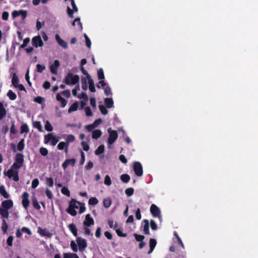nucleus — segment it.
I'll use <instances>...</instances> for the list:
<instances>
[{"label":"nucleus","mask_w":258,"mask_h":258,"mask_svg":"<svg viewBox=\"0 0 258 258\" xmlns=\"http://www.w3.org/2000/svg\"><path fill=\"white\" fill-rule=\"evenodd\" d=\"M15 160V162L12 165L11 168L8 170L6 175L9 178H12L15 181H18L19 180V169L23 165L24 155L22 153H17Z\"/></svg>","instance_id":"nucleus-1"},{"label":"nucleus","mask_w":258,"mask_h":258,"mask_svg":"<svg viewBox=\"0 0 258 258\" xmlns=\"http://www.w3.org/2000/svg\"><path fill=\"white\" fill-rule=\"evenodd\" d=\"M79 80L80 77L78 75L69 72L65 77L63 82L67 85L73 86L77 84Z\"/></svg>","instance_id":"nucleus-2"},{"label":"nucleus","mask_w":258,"mask_h":258,"mask_svg":"<svg viewBox=\"0 0 258 258\" xmlns=\"http://www.w3.org/2000/svg\"><path fill=\"white\" fill-rule=\"evenodd\" d=\"M109 133V137L108 138L107 143L108 145H112L117 140L118 138V133L115 130H111L110 128L108 130Z\"/></svg>","instance_id":"nucleus-3"},{"label":"nucleus","mask_w":258,"mask_h":258,"mask_svg":"<svg viewBox=\"0 0 258 258\" xmlns=\"http://www.w3.org/2000/svg\"><path fill=\"white\" fill-rule=\"evenodd\" d=\"M49 142H51V145L54 146L58 142V140L56 137L54 136L52 134L49 133L44 137V143L45 144H47Z\"/></svg>","instance_id":"nucleus-4"},{"label":"nucleus","mask_w":258,"mask_h":258,"mask_svg":"<svg viewBox=\"0 0 258 258\" xmlns=\"http://www.w3.org/2000/svg\"><path fill=\"white\" fill-rule=\"evenodd\" d=\"M150 212L154 217L158 218L160 220L162 219L160 209L155 204H152L150 207Z\"/></svg>","instance_id":"nucleus-5"},{"label":"nucleus","mask_w":258,"mask_h":258,"mask_svg":"<svg viewBox=\"0 0 258 258\" xmlns=\"http://www.w3.org/2000/svg\"><path fill=\"white\" fill-rule=\"evenodd\" d=\"M133 169L135 174L138 176L143 175V170L141 163L139 162H135L134 164Z\"/></svg>","instance_id":"nucleus-6"},{"label":"nucleus","mask_w":258,"mask_h":258,"mask_svg":"<svg viewBox=\"0 0 258 258\" xmlns=\"http://www.w3.org/2000/svg\"><path fill=\"white\" fill-rule=\"evenodd\" d=\"M76 241L80 251H83L87 247V243L85 239L78 237L76 238Z\"/></svg>","instance_id":"nucleus-7"},{"label":"nucleus","mask_w":258,"mask_h":258,"mask_svg":"<svg viewBox=\"0 0 258 258\" xmlns=\"http://www.w3.org/2000/svg\"><path fill=\"white\" fill-rule=\"evenodd\" d=\"M32 45L35 47H41L43 46L44 43L39 35L34 37L32 39Z\"/></svg>","instance_id":"nucleus-8"},{"label":"nucleus","mask_w":258,"mask_h":258,"mask_svg":"<svg viewBox=\"0 0 258 258\" xmlns=\"http://www.w3.org/2000/svg\"><path fill=\"white\" fill-rule=\"evenodd\" d=\"M94 219L91 217L90 214H87L85 217V219L83 221V225L86 227H89L91 225H94Z\"/></svg>","instance_id":"nucleus-9"},{"label":"nucleus","mask_w":258,"mask_h":258,"mask_svg":"<svg viewBox=\"0 0 258 258\" xmlns=\"http://www.w3.org/2000/svg\"><path fill=\"white\" fill-rule=\"evenodd\" d=\"M28 197H29V194L27 192H23V194H22V203L23 207L26 209L29 207V204H30V202H29V201L28 199Z\"/></svg>","instance_id":"nucleus-10"},{"label":"nucleus","mask_w":258,"mask_h":258,"mask_svg":"<svg viewBox=\"0 0 258 258\" xmlns=\"http://www.w3.org/2000/svg\"><path fill=\"white\" fill-rule=\"evenodd\" d=\"M76 162V160L75 158L66 159L62 164V167L64 170H65L70 165L72 167L74 166Z\"/></svg>","instance_id":"nucleus-11"},{"label":"nucleus","mask_w":258,"mask_h":258,"mask_svg":"<svg viewBox=\"0 0 258 258\" xmlns=\"http://www.w3.org/2000/svg\"><path fill=\"white\" fill-rule=\"evenodd\" d=\"M60 66L59 61L58 60H55L53 64L50 66V71L53 74H57V70Z\"/></svg>","instance_id":"nucleus-12"},{"label":"nucleus","mask_w":258,"mask_h":258,"mask_svg":"<svg viewBox=\"0 0 258 258\" xmlns=\"http://www.w3.org/2000/svg\"><path fill=\"white\" fill-rule=\"evenodd\" d=\"M2 208L9 210L13 207V202L11 200H5L2 203Z\"/></svg>","instance_id":"nucleus-13"},{"label":"nucleus","mask_w":258,"mask_h":258,"mask_svg":"<svg viewBox=\"0 0 258 258\" xmlns=\"http://www.w3.org/2000/svg\"><path fill=\"white\" fill-rule=\"evenodd\" d=\"M55 39L57 43L63 48H67L68 47V43L62 40L58 34L55 35Z\"/></svg>","instance_id":"nucleus-14"},{"label":"nucleus","mask_w":258,"mask_h":258,"mask_svg":"<svg viewBox=\"0 0 258 258\" xmlns=\"http://www.w3.org/2000/svg\"><path fill=\"white\" fill-rule=\"evenodd\" d=\"M56 99L58 101H59L61 103V105L62 107H64L66 106L67 103V100L64 98L62 97L59 93H57L56 94Z\"/></svg>","instance_id":"nucleus-15"},{"label":"nucleus","mask_w":258,"mask_h":258,"mask_svg":"<svg viewBox=\"0 0 258 258\" xmlns=\"http://www.w3.org/2000/svg\"><path fill=\"white\" fill-rule=\"evenodd\" d=\"M68 227L70 231L72 233V234L75 236L76 237L78 235V229L76 225L74 223H71L68 225Z\"/></svg>","instance_id":"nucleus-16"},{"label":"nucleus","mask_w":258,"mask_h":258,"mask_svg":"<svg viewBox=\"0 0 258 258\" xmlns=\"http://www.w3.org/2000/svg\"><path fill=\"white\" fill-rule=\"evenodd\" d=\"M7 114L6 108L4 107L3 103L0 102V120L3 119Z\"/></svg>","instance_id":"nucleus-17"},{"label":"nucleus","mask_w":258,"mask_h":258,"mask_svg":"<svg viewBox=\"0 0 258 258\" xmlns=\"http://www.w3.org/2000/svg\"><path fill=\"white\" fill-rule=\"evenodd\" d=\"M156 244H157V242H156V239H155L154 238H151L150 239V241H149L150 250L149 251V253H151L153 251L154 249L155 248V247L156 245Z\"/></svg>","instance_id":"nucleus-18"},{"label":"nucleus","mask_w":258,"mask_h":258,"mask_svg":"<svg viewBox=\"0 0 258 258\" xmlns=\"http://www.w3.org/2000/svg\"><path fill=\"white\" fill-rule=\"evenodd\" d=\"M104 103L106 107L110 108L113 106V101L112 98H106L104 99Z\"/></svg>","instance_id":"nucleus-19"},{"label":"nucleus","mask_w":258,"mask_h":258,"mask_svg":"<svg viewBox=\"0 0 258 258\" xmlns=\"http://www.w3.org/2000/svg\"><path fill=\"white\" fill-rule=\"evenodd\" d=\"M144 222L145 223L143 229L144 233L146 235H149L150 234L149 221L148 220L145 219Z\"/></svg>","instance_id":"nucleus-20"},{"label":"nucleus","mask_w":258,"mask_h":258,"mask_svg":"<svg viewBox=\"0 0 258 258\" xmlns=\"http://www.w3.org/2000/svg\"><path fill=\"white\" fill-rule=\"evenodd\" d=\"M79 205H81V203L80 202L77 201L75 199H72L70 201L69 205L73 208V209H78Z\"/></svg>","instance_id":"nucleus-21"},{"label":"nucleus","mask_w":258,"mask_h":258,"mask_svg":"<svg viewBox=\"0 0 258 258\" xmlns=\"http://www.w3.org/2000/svg\"><path fill=\"white\" fill-rule=\"evenodd\" d=\"M102 135V132L100 130H96L92 132V138L93 139H98Z\"/></svg>","instance_id":"nucleus-22"},{"label":"nucleus","mask_w":258,"mask_h":258,"mask_svg":"<svg viewBox=\"0 0 258 258\" xmlns=\"http://www.w3.org/2000/svg\"><path fill=\"white\" fill-rule=\"evenodd\" d=\"M89 84V88L91 92H96L95 87L94 84V81L92 78L88 79Z\"/></svg>","instance_id":"nucleus-23"},{"label":"nucleus","mask_w":258,"mask_h":258,"mask_svg":"<svg viewBox=\"0 0 258 258\" xmlns=\"http://www.w3.org/2000/svg\"><path fill=\"white\" fill-rule=\"evenodd\" d=\"M75 140V137L73 135H69L67 136V138L65 139L66 143H67V146H69V144L70 143L73 142Z\"/></svg>","instance_id":"nucleus-24"},{"label":"nucleus","mask_w":258,"mask_h":258,"mask_svg":"<svg viewBox=\"0 0 258 258\" xmlns=\"http://www.w3.org/2000/svg\"><path fill=\"white\" fill-rule=\"evenodd\" d=\"M0 215L4 218H8L9 215L8 210L0 208Z\"/></svg>","instance_id":"nucleus-25"},{"label":"nucleus","mask_w":258,"mask_h":258,"mask_svg":"<svg viewBox=\"0 0 258 258\" xmlns=\"http://www.w3.org/2000/svg\"><path fill=\"white\" fill-rule=\"evenodd\" d=\"M12 85L15 87H17V86L19 84V79L18 77L17 76V75L15 73L13 74V78L12 80Z\"/></svg>","instance_id":"nucleus-26"},{"label":"nucleus","mask_w":258,"mask_h":258,"mask_svg":"<svg viewBox=\"0 0 258 258\" xmlns=\"http://www.w3.org/2000/svg\"><path fill=\"white\" fill-rule=\"evenodd\" d=\"M130 179L131 178L130 175L127 174H123L120 176L121 180L125 183H128L130 180Z\"/></svg>","instance_id":"nucleus-27"},{"label":"nucleus","mask_w":258,"mask_h":258,"mask_svg":"<svg viewBox=\"0 0 258 258\" xmlns=\"http://www.w3.org/2000/svg\"><path fill=\"white\" fill-rule=\"evenodd\" d=\"M78 108V102L77 101H76L75 103H74L73 104L71 105V106L70 107V108L68 109V111L69 113H71L73 111H75L77 110Z\"/></svg>","instance_id":"nucleus-28"},{"label":"nucleus","mask_w":258,"mask_h":258,"mask_svg":"<svg viewBox=\"0 0 258 258\" xmlns=\"http://www.w3.org/2000/svg\"><path fill=\"white\" fill-rule=\"evenodd\" d=\"M0 194L6 199H8L9 197V194L7 193L3 185L0 186Z\"/></svg>","instance_id":"nucleus-29"},{"label":"nucleus","mask_w":258,"mask_h":258,"mask_svg":"<svg viewBox=\"0 0 258 258\" xmlns=\"http://www.w3.org/2000/svg\"><path fill=\"white\" fill-rule=\"evenodd\" d=\"M112 202L110 198L104 199L103 202V206L105 208H108L111 205Z\"/></svg>","instance_id":"nucleus-30"},{"label":"nucleus","mask_w":258,"mask_h":258,"mask_svg":"<svg viewBox=\"0 0 258 258\" xmlns=\"http://www.w3.org/2000/svg\"><path fill=\"white\" fill-rule=\"evenodd\" d=\"M105 147L103 145L99 146L97 149L95 151V154L96 155H99L103 153L104 151Z\"/></svg>","instance_id":"nucleus-31"},{"label":"nucleus","mask_w":258,"mask_h":258,"mask_svg":"<svg viewBox=\"0 0 258 258\" xmlns=\"http://www.w3.org/2000/svg\"><path fill=\"white\" fill-rule=\"evenodd\" d=\"M7 96L11 100H15L17 98V95L12 90H10L8 93Z\"/></svg>","instance_id":"nucleus-32"},{"label":"nucleus","mask_w":258,"mask_h":258,"mask_svg":"<svg viewBox=\"0 0 258 258\" xmlns=\"http://www.w3.org/2000/svg\"><path fill=\"white\" fill-rule=\"evenodd\" d=\"M67 212L70 214L72 216H75L77 214V212L76 211V209L71 208V207L69 205L68 208L67 210Z\"/></svg>","instance_id":"nucleus-33"},{"label":"nucleus","mask_w":258,"mask_h":258,"mask_svg":"<svg viewBox=\"0 0 258 258\" xmlns=\"http://www.w3.org/2000/svg\"><path fill=\"white\" fill-rule=\"evenodd\" d=\"M25 147L24 140L23 139L20 140L17 145V150L18 151H22Z\"/></svg>","instance_id":"nucleus-34"},{"label":"nucleus","mask_w":258,"mask_h":258,"mask_svg":"<svg viewBox=\"0 0 258 258\" xmlns=\"http://www.w3.org/2000/svg\"><path fill=\"white\" fill-rule=\"evenodd\" d=\"M8 229V225L6 222V220L3 219V222H2V229L4 233H6L7 232Z\"/></svg>","instance_id":"nucleus-35"},{"label":"nucleus","mask_w":258,"mask_h":258,"mask_svg":"<svg viewBox=\"0 0 258 258\" xmlns=\"http://www.w3.org/2000/svg\"><path fill=\"white\" fill-rule=\"evenodd\" d=\"M98 203V199L95 197H91L89 199L88 204L90 205H95Z\"/></svg>","instance_id":"nucleus-36"},{"label":"nucleus","mask_w":258,"mask_h":258,"mask_svg":"<svg viewBox=\"0 0 258 258\" xmlns=\"http://www.w3.org/2000/svg\"><path fill=\"white\" fill-rule=\"evenodd\" d=\"M46 184L49 186L52 187L54 184L53 179L51 177H46Z\"/></svg>","instance_id":"nucleus-37"},{"label":"nucleus","mask_w":258,"mask_h":258,"mask_svg":"<svg viewBox=\"0 0 258 258\" xmlns=\"http://www.w3.org/2000/svg\"><path fill=\"white\" fill-rule=\"evenodd\" d=\"M97 75L99 80H103L105 78L103 70L102 68H100L98 70Z\"/></svg>","instance_id":"nucleus-38"},{"label":"nucleus","mask_w":258,"mask_h":258,"mask_svg":"<svg viewBox=\"0 0 258 258\" xmlns=\"http://www.w3.org/2000/svg\"><path fill=\"white\" fill-rule=\"evenodd\" d=\"M29 127L27 124H23L21 126V134L24 133H28L29 132Z\"/></svg>","instance_id":"nucleus-39"},{"label":"nucleus","mask_w":258,"mask_h":258,"mask_svg":"<svg viewBox=\"0 0 258 258\" xmlns=\"http://www.w3.org/2000/svg\"><path fill=\"white\" fill-rule=\"evenodd\" d=\"M98 107L102 114L106 115L108 113V110L103 105H99Z\"/></svg>","instance_id":"nucleus-40"},{"label":"nucleus","mask_w":258,"mask_h":258,"mask_svg":"<svg viewBox=\"0 0 258 258\" xmlns=\"http://www.w3.org/2000/svg\"><path fill=\"white\" fill-rule=\"evenodd\" d=\"M134 192V189L132 187H129L125 190V194L128 197L132 196Z\"/></svg>","instance_id":"nucleus-41"},{"label":"nucleus","mask_w":258,"mask_h":258,"mask_svg":"<svg viewBox=\"0 0 258 258\" xmlns=\"http://www.w3.org/2000/svg\"><path fill=\"white\" fill-rule=\"evenodd\" d=\"M134 236L135 237L136 240L139 242H141L145 239V236L144 235H139L136 233L134 234Z\"/></svg>","instance_id":"nucleus-42"},{"label":"nucleus","mask_w":258,"mask_h":258,"mask_svg":"<svg viewBox=\"0 0 258 258\" xmlns=\"http://www.w3.org/2000/svg\"><path fill=\"white\" fill-rule=\"evenodd\" d=\"M84 37L85 39L86 45L87 47H88L89 48H90L91 46V41L90 38L88 37V36L86 34H84Z\"/></svg>","instance_id":"nucleus-43"},{"label":"nucleus","mask_w":258,"mask_h":258,"mask_svg":"<svg viewBox=\"0 0 258 258\" xmlns=\"http://www.w3.org/2000/svg\"><path fill=\"white\" fill-rule=\"evenodd\" d=\"M108 223L109 227L111 228H113V229H115L117 227L118 225H117V224L116 223V222L114 223L113 220L112 219L109 220Z\"/></svg>","instance_id":"nucleus-44"},{"label":"nucleus","mask_w":258,"mask_h":258,"mask_svg":"<svg viewBox=\"0 0 258 258\" xmlns=\"http://www.w3.org/2000/svg\"><path fill=\"white\" fill-rule=\"evenodd\" d=\"M77 22L78 24L80 26V28L81 30L83 29V26L82 24L80 22V18H76L74 21L72 22V24L73 26H75L76 25V23Z\"/></svg>","instance_id":"nucleus-45"},{"label":"nucleus","mask_w":258,"mask_h":258,"mask_svg":"<svg viewBox=\"0 0 258 258\" xmlns=\"http://www.w3.org/2000/svg\"><path fill=\"white\" fill-rule=\"evenodd\" d=\"M61 191L62 194L66 195L68 197H70V191L67 187L65 186L62 187L61 189Z\"/></svg>","instance_id":"nucleus-46"},{"label":"nucleus","mask_w":258,"mask_h":258,"mask_svg":"<svg viewBox=\"0 0 258 258\" xmlns=\"http://www.w3.org/2000/svg\"><path fill=\"white\" fill-rule=\"evenodd\" d=\"M30 40L29 37H27V38H25L23 40V44H22L20 46V48H24L25 47H26L27 45H28V44L29 43V42H30Z\"/></svg>","instance_id":"nucleus-47"},{"label":"nucleus","mask_w":258,"mask_h":258,"mask_svg":"<svg viewBox=\"0 0 258 258\" xmlns=\"http://www.w3.org/2000/svg\"><path fill=\"white\" fill-rule=\"evenodd\" d=\"M44 127L45 129L48 132H51L53 130V127L48 121L46 122Z\"/></svg>","instance_id":"nucleus-48"},{"label":"nucleus","mask_w":258,"mask_h":258,"mask_svg":"<svg viewBox=\"0 0 258 258\" xmlns=\"http://www.w3.org/2000/svg\"><path fill=\"white\" fill-rule=\"evenodd\" d=\"M40 234L43 236H47L48 237H51L52 236V234L45 229L41 230Z\"/></svg>","instance_id":"nucleus-49"},{"label":"nucleus","mask_w":258,"mask_h":258,"mask_svg":"<svg viewBox=\"0 0 258 258\" xmlns=\"http://www.w3.org/2000/svg\"><path fill=\"white\" fill-rule=\"evenodd\" d=\"M32 204H33L34 208L36 209V210H38L40 209V208H41L40 206L38 204L36 198H34V199L32 200Z\"/></svg>","instance_id":"nucleus-50"},{"label":"nucleus","mask_w":258,"mask_h":258,"mask_svg":"<svg viewBox=\"0 0 258 258\" xmlns=\"http://www.w3.org/2000/svg\"><path fill=\"white\" fill-rule=\"evenodd\" d=\"M115 231L117 235L119 237H125L127 236V234L122 233V231L119 229H117L116 228L115 229Z\"/></svg>","instance_id":"nucleus-51"},{"label":"nucleus","mask_w":258,"mask_h":258,"mask_svg":"<svg viewBox=\"0 0 258 258\" xmlns=\"http://www.w3.org/2000/svg\"><path fill=\"white\" fill-rule=\"evenodd\" d=\"M81 144L83 147V150L85 151H88L89 150L90 147H89V145L88 144V143H87L86 142H85L84 141H82L81 142Z\"/></svg>","instance_id":"nucleus-52"},{"label":"nucleus","mask_w":258,"mask_h":258,"mask_svg":"<svg viewBox=\"0 0 258 258\" xmlns=\"http://www.w3.org/2000/svg\"><path fill=\"white\" fill-rule=\"evenodd\" d=\"M75 12V11L71 9L69 7H68L67 8V13L69 16V17L72 19H73L74 18L73 13Z\"/></svg>","instance_id":"nucleus-53"},{"label":"nucleus","mask_w":258,"mask_h":258,"mask_svg":"<svg viewBox=\"0 0 258 258\" xmlns=\"http://www.w3.org/2000/svg\"><path fill=\"white\" fill-rule=\"evenodd\" d=\"M39 183V181L38 179L35 178V179H33L32 182V185H31L32 188H36L37 187V186L38 185Z\"/></svg>","instance_id":"nucleus-54"},{"label":"nucleus","mask_w":258,"mask_h":258,"mask_svg":"<svg viewBox=\"0 0 258 258\" xmlns=\"http://www.w3.org/2000/svg\"><path fill=\"white\" fill-rule=\"evenodd\" d=\"M34 127L37 128L39 131L41 132L42 131V126L40 121H35L33 123Z\"/></svg>","instance_id":"nucleus-55"},{"label":"nucleus","mask_w":258,"mask_h":258,"mask_svg":"<svg viewBox=\"0 0 258 258\" xmlns=\"http://www.w3.org/2000/svg\"><path fill=\"white\" fill-rule=\"evenodd\" d=\"M36 69L37 71L41 73L45 69V67L40 64H37L36 65Z\"/></svg>","instance_id":"nucleus-56"},{"label":"nucleus","mask_w":258,"mask_h":258,"mask_svg":"<svg viewBox=\"0 0 258 258\" xmlns=\"http://www.w3.org/2000/svg\"><path fill=\"white\" fill-rule=\"evenodd\" d=\"M104 183L105 184L108 186L110 185L111 184V180L110 177L108 175H106L105 177Z\"/></svg>","instance_id":"nucleus-57"},{"label":"nucleus","mask_w":258,"mask_h":258,"mask_svg":"<svg viewBox=\"0 0 258 258\" xmlns=\"http://www.w3.org/2000/svg\"><path fill=\"white\" fill-rule=\"evenodd\" d=\"M70 246H71L72 250L74 252H77L78 251V248L77 247V244H76V243L74 241H72L71 242Z\"/></svg>","instance_id":"nucleus-58"},{"label":"nucleus","mask_w":258,"mask_h":258,"mask_svg":"<svg viewBox=\"0 0 258 258\" xmlns=\"http://www.w3.org/2000/svg\"><path fill=\"white\" fill-rule=\"evenodd\" d=\"M150 226L151 228L153 230H156L158 228L156 222L153 220H151L150 221Z\"/></svg>","instance_id":"nucleus-59"},{"label":"nucleus","mask_w":258,"mask_h":258,"mask_svg":"<svg viewBox=\"0 0 258 258\" xmlns=\"http://www.w3.org/2000/svg\"><path fill=\"white\" fill-rule=\"evenodd\" d=\"M81 71L83 75L86 76L87 79L91 78V76L88 73L87 71L85 69V68L83 67H81Z\"/></svg>","instance_id":"nucleus-60"},{"label":"nucleus","mask_w":258,"mask_h":258,"mask_svg":"<svg viewBox=\"0 0 258 258\" xmlns=\"http://www.w3.org/2000/svg\"><path fill=\"white\" fill-rule=\"evenodd\" d=\"M39 152L43 156H45L48 154L47 149L43 147H42L40 149Z\"/></svg>","instance_id":"nucleus-61"},{"label":"nucleus","mask_w":258,"mask_h":258,"mask_svg":"<svg viewBox=\"0 0 258 258\" xmlns=\"http://www.w3.org/2000/svg\"><path fill=\"white\" fill-rule=\"evenodd\" d=\"M67 146V143L64 142H60L57 145V148L60 150H62Z\"/></svg>","instance_id":"nucleus-62"},{"label":"nucleus","mask_w":258,"mask_h":258,"mask_svg":"<svg viewBox=\"0 0 258 258\" xmlns=\"http://www.w3.org/2000/svg\"><path fill=\"white\" fill-rule=\"evenodd\" d=\"M82 88L84 90H86L87 89L86 80L85 78H82Z\"/></svg>","instance_id":"nucleus-63"},{"label":"nucleus","mask_w":258,"mask_h":258,"mask_svg":"<svg viewBox=\"0 0 258 258\" xmlns=\"http://www.w3.org/2000/svg\"><path fill=\"white\" fill-rule=\"evenodd\" d=\"M104 94L106 96H109V95L112 94V93H111V88H110V87L109 86L106 87L104 88Z\"/></svg>","instance_id":"nucleus-64"}]
</instances>
